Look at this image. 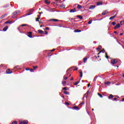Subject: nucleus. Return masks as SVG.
Listing matches in <instances>:
<instances>
[{"label":"nucleus","instance_id":"1","mask_svg":"<svg viewBox=\"0 0 124 124\" xmlns=\"http://www.w3.org/2000/svg\"><path fill=\"white\" fill-rule=\"evenodd\" d=\"M33 11H34L33 9H31L29 10L28 14L24 15V16H29V15H31V14H32V12H33Z\"/></svg>","mask_w":124,"mask_h":124},{"label":"nucleus","instance_id":"2","mask_svg":"<svg viewBox=\"0 0 124 124\" xmlns=\"http://www.w3.org/2000/svg\"><path fill=\"white\" fill-rule=\"evenodd\" d=\"M29 124V121L28 120H23L19 121V124Z\"/></svg>","mask_w":124,"mask_h":124},{"label":"nucleus","instance_id":"3","mask_svg":"<svg viewBox=\"0 0 124 124\" xmlns=\"http://www.w3.org/2000/svg\"><path fill=\"white\" fill-rule=\"evenodd\" d=\"M20 12H21L20 11H16L15 12H14L13 14H12V18H15V16H16V15H17V14H19V13H20Z\"/></svg>","mask_w":124,"mask_h":124},{"label":"nucleus","instance_id":"4","mask_svg":"<svg viewBox=\"0 0 124 124\" xmlns=\"http://www.w3.org/2000/svg\"><path fill=\"white\" fill-rule=\"evenodd\" d=\"M118 62V60L117 59H112L111 60V63L112 64H116Z\"/></svg>","mask_w":124,"mask_h":124},{"label":"nucleus","instance_id":"5","mask_svg":"<svg viewBox=\"0 0 124 124\" xmlns=\"http://www.w3.org/2000/svg\"><path fill=\"white\" fill-rule=\"evenodd\" d=\"M121 27V24L120 23H118L116 24V25L114 27V30H117V29H119V28Z\"/></svg>","mask_w":124,"mask_h":124},{"label":"nucleus","instance_id":"6","mask_svg":"<svg viewBox=\"0 0 124 124\" xmlns=\"http://www.w3.org/2000/svg\"><path fill=\"white\" fill-rule=\"evenodd\" d=\"M6 73L7 74H11V73H12V71L10 70L9 69H8L6 71Z\"/></svg>","mask_w":124,"mask_h":124},{"label":"nucleus","instance_id":"7","mask_svg":"<svg viewBox=\"0 0 124 124\" xmlns=\"http://www.w3.org/2000/svg\"><path fill=\"white\" fill-rule=\"evenodd\" d=\"M74 12H76V8L72 9L70 10V13H73Z\"/></svg>","mask_w":124,"mask_h":124},{"label":"nucleus","instance_id":"8","mask_svg":"<svg viewBox=\"0 0 124 124\" xmlns=\"http://www.w3.org/2000/svg\"><path fill=\"white\" fill-rule=\"evenodd\" d=\"M78 71L79 72V77H83V72H82V70H79Z\"/></svg>","mask_w":124,"mask_h":124},{"label":"nucleus","instance_id":"9","mask_svg":"<svg viewBox=\"0 0 124 124\" xmlns=\"http://www.w3.org/2000/svg\"><path fill=\"white\" fill-rule=\"evenodd\" d=\"M72 68H69V69L67 70V71H66L67 74L65 75L64 76H66H66H68V72H69V71H71Z\"/></svg>","mask_w":124,"mask_h":124},{"label":"nucleus","instance_id":"10","mask_svg":"<svg viewBox=\"0 0 124 124\" xmlns=\"http://www.w3.org/2000/svg\"><path fill=\"white\" fill-rule=\"evenodd\" d=\"M8 30V26H6L3 29V31H6Z\"/></svg>","mask_w":124,"mask_h":124},{"label":"nucleus","instance_id":"11","mask_svg":"<svg viewBox=\"0 0 124 124\" xmlns=\"http://www.w3.org/2000/svg\"><path fill=\"white\" fill-rule=\"evenodd\" d=\"M94 8H95V5H91L89 9H93Z\"/></svg>","mask_w":124,"mask_h":124},{"label":"nucleus","instance_id":"12","mask_svg":"<svg viewBox=\"0 0 124 124\" xmlns=\"http://www.w3.org/2000/svg\"><path fill=\"white\" fill-rule=\"evenodd\" d=\"M77 5H78V9H82V8H83V7H82V5H79L78 4H77Z\"/></svg>","mask_w":124,"mask_h":124},{"label":"nucleus","instance_id":"13","mask_svg":"<svg viewBox=\"0 0 124 124\" xmlns=\"http://www.w3.org/2000/svg\"><path fill=\"white\" fill-rule=\"evenodd\" d=\"M38 33H40V34H42V33H44V31L41 30H38Z\"/></svg>","mask_w":124,"mask_h":124},{"label":"nucleus","instance_id":"14","mask_svg":"<svg viewBox=\"0 0 124 124\" xmlns=\"http://www.w3.org/2000/svg\"><path fill=\"white\" fill-rule=\"evenodd\" d=\"M114 97V95H113L112 94H109V96L108 97V99H111Z\"/></svg>","mask_w":124,"mask_h":124},{"label":"nucleus","instance_id":"15","mask_svg":"<svg viewBox=\"0 0 124 124\" xmlns=\"http://www.w3.org/2000/svg\"><path fill=\"white\" fill-rule=\"evenodd\" d=\"M108 11H105L104 12L102 13V15H106V14H108Z\"/></svg>","mask_w":124,"mask_h":124},{"label":"nucleus","instance_id":"16","mask_svg":"<svg viewBox=\"0 0 124 124\" xmlns=\"http://www.w3.org/2000/svg\"><path fill=\"white\" fill-rule=\"evenodd\" d=\"M116 16H117V14L116 15H115L114 16H111L109 18V20H112V19H114V18L116 17Z\"/></svg>","mask_w":124,"mask_h":124},{"label":"nucleus","instance_id":"17","mask_svg":"<svg viewBox=\"0 0 124 124\" xmlns=\"http://www.w3.org/2000/svg\"><path fill=\"white\" fill-rule=\"evenodd\" d=\"M74 32H81V30H80L79 29L75 30Z\"/></svg>","mask_w":124,"mask_h":124},{"label":"nucleus","instance_id":"18","mask_svg":"<svg viewBox=\"0 0 124 124\" xmlns=\"http://www.w3.org/2000/svg\"><path fill=\"white\" fill-rule=\"evenodd\" d=\"M87 61H88V58L87 57H85L83 59V62H84V63L87 62Z\"/></svg>","mask_w":124,"mask_h":124},{"label":"nucleus","instance_id":"19","mask_svg":"<svg viewBox=\"0 0 124 124\" xmlns=\"http://www.w3.org/2000/svg\"><path fill=\"white\" fill-rule=\"evenodd\" d=\"M73 109H77V111H78V110H79V107H78L77 106L73 107Z\"/></svg>","mask_w":124,"mask_h":124},{"label":"nucleus","instance_id":"20","mask_svg":"<svg viewBox=\"0 0 124 124\" xmlns=\"http://www.w3.org/2000/svg\"><path fill=\"white\" fill-rule=\"evenodd\" d=\"M4 24H12V22H11L10 20H8L6 21Z\"/></svg>","mask_w":124,"mask_h":124},{"label":"nucleus","instance_id":"21","mask_svg":"<svg viewBox=\"0 0 124 124\" xmlns=\"http://www.w3.org/2000/svg\"><path fill=\"white\" fill-rule=\"evenodd\" d=\"M77 17L78 18H79V19H80V20H82V19H83V16H77Z\"/></svg>","mask_w":124,"mask_h":124},{"label":"nucleus","instance_id":"22","mask_svg":"<svg viewBox=\"0 0 124 124\" xmlns=\"http://www.w3.org/2000/svg\"><path fill=\"white\" fill-rule=\"evenodd\" d=\"M50 21H53V22H59V20L56 19H51L50 20Z\"/></svg>","mask_w":124,"mask_h":124},{"label":"nucleus","instance_id":"23","mask_svg":"<svg viewBox=\"0 0 124 124\" xmlns=\"http://www.w3.org/2000/svg\"><path fill=\"white\" fill-rule=\"evenodd\" d=\"M84 104H85V102L83 101L81 103H80L79 105V107H82V105H84Z\"/></svg>","mask_w":124,"mask_h":124},{"label":"nucleus","instance_id":"24","mask_svg":"<svg viewBox=\"0 0 124 124\" xmlns=\"http://www.w3.org/2000/svg\"><path fill=\"white\" fill-rule=\"evenodd\" d=\"M50 3V1H48V0H45V3H46V4H49Z\"/></svg>","mask_w":124,"mask_h":124},{"label":"nucleus","instance_id":"25","mask_svg":"<svg viewBox=\"0 0 124 124\" xmlns=\"http://www.w3.org/2000/svg\"><path fill=\"white\" fill-rule=\"evenodd\" d=\"M32 68H33V70H35V69H36V68H38V66H33Z\"/></svg>","mask_w":124,"mask_h":124},{"label":"nucleus","instance_id":"26","mask_svg":"<svg viewBox=\"0 0 124 124\" xmlns=\"http://www.w3.org/2000/svg\"><path fill=\"white\" fill-rule=\"evenodd\" d=\"M39 19H40V16H38V18H36V22H39Z\"/></svg>","mask_w":124,"mask_h":124},{"label":"nucleus","instance_id":"27","mask_svg":"<svg viewBox=\"0 0 124 124\" xmlns=\"http://www.w3.org/2000/svg\"><path fill=\"white\" fill-rule=\"evenodd\" d=\"M7 7H9V4H7L6 5H5L4 6H3V8H6Z\"/></svg>","mask_w":124,"mask_h":124},{"label":"nucleus","instance_id":"28","mask_svg":"<svg viewBox=\"0 0 124 124\" xmlns=\"http://www.w3.org/2000/svg\"><path fill=\"white\" fill-rule=\"evenodd\" d=\"M62 84L63 86L64 87V86H65V85H66V81H62Z\"/></svg>","mask_w":124,"mask_h":124},{"label":"nucleus","instance_id":"29","mask_svg":"<svg viewBox=\"0 0 124 124\" xmlns=\"http://www.w3.org/2000/svg\"><path fill=\"white\" fill-rule=\"evenodd\" d=\"M7 15L6 14L0 16V19H3L5 17V16Z\"/></svg>","mask_w":124,"mask_h":124},{"label":"nucleus","instance_id":"30","mask_svg":"<svg viewBox=\"0 0 124 124\" xmlns=\"http://www.w3.org/2000/svg\"><path fill=\"white\" fill-rule=\"evenodd\" d=\"M63 93H64L65 94H68H68H69V92L65 91L63 92Z\"/></svg>","mask_w":124,"mask_h":124},{"label":"nucleus","instance_id":"31","mask_svg":"<svg viewBox=\"0 0 124 124\" xmlns=\"http://www.w3.org/2000/svg\"><path fill=\"white\" fill-rule=\"evenodd\" d=\"M110 82L109 81H107L106 82H105V85H107L108 86V85H110Z\"/></svg>","mask_w":124,"mask_h":124},{"label":"nucleus","instance_id":"32","mask_svg":"<svg viewBox=\"0 0 124 124\" xmlns=\"http://www.w3.org/2000/svg\"><path fill=\"white\" fill-rule=\"evenodd\" d=\"M18 124V122L15 121L13 122L11 124Z\"/></svg>","mask_w":124,"mask_h":124},{"label":"nucleus","instance_id":"33","mask_svg":"<svg viewBox=\"0 0 124 124\" xmlns=\"http://www.w3.org/2000/svg\"><path fill=\"white\" fill-rule=\"evenodd\" d=\"M101 4H102V2L99 1L97 3V5H101Z\"/></svg>","mask_w":124,"mask_h":124},{"label":"nucleus","instance_id":"34","mask_svg":"<svg viewBox=\"0 0 124 124\" xmlns=\"http://www.w3.org/2000/svg\"><path fill=\"white\" fill-rule=\"evenodd\" d=\"M98 95L101 97V98H102L103 97V96H102V94H100V93H98Z\"/></svg>","mask_w":124,"mask_h":124},{"label":"nucleus","instance_id":"35","mask_svg":"<svg viewBox=\"0 0 124 124\" xmlns=\"http://www.w3.org/2000/svg\"><path fill=\"white\" fill-rule=\"evenodd\" d=\"M79 83H80V80L76 82V83H75L74 85H75V86H76L77 85H78V84H79Z\"/></svg>","mask_w":124,"mask_h":124},{"label":"nucleus","instance_id":"36","mask_svg":"<svg viewBox=\"0 0 124 124\" xmlns=\"http://www.w3.org/2000/svg\"><path fill=\"white\" fill-rule=\"evenodd\" d=\"M28 36L29 37H30V38H32V34H29V35H28Z\"/></svg>","mask_w":124,"mask_h":124},{"label":"nucleus","instance_id":"37","mask_svg":"<svg viewBox=\"0 0 124 124\" xmlns=\"http://www.w3.org/2000/svg\"><path fill=\"white\" fill-rule=\"evenodd\" d=\"M124 20L120 21V24L121 26H123V25H124Z\"/></svg>","mask_w":124,"mask_h":124},{"label":"nucleus","instance_id":"38","mask_svg":"<svg viewBox=\"0 0 124 124\" xmlns=\"http://www.w3.org/2000/svg\"><path fill=\"white\" fill-rule=\"evenodd\" d=\"M63 78L64 80H67L68 78L67 77H66L65 76H64Z\"/></svg>","mask_w":124,"mask_h":124},{"label":"nucleus","instance_id":"39","mask_svg":"<svg viewBox=\"0 0 124 124\" xmlns=\"http://www.w3.org/2000/svg\"><path fill=\"white\" fill-rule=\"evenodd\" d=\"M92 21L93 20H90L89 21H88V24L89 25H90V24H91L92 23Z\"/></svg>","mask_w":124,"mask_h":124},{"label":"nucleus","instance_id":"40","mask_svg":"<svg viewBox=\"0 0 124 124\" xmlns=\"http://www.w3.org/2000/svg\"><path fill=\"white\" fill-rule=\"evenodd\" d=\"M96 79H97V76H95L94 78L93 81H96Z\"/></svg>","mask_w":124,"mask_h":124},{"label":"nucleus","instance_id":"41","mask_svg":"<svg viewBox=\"0 0 124 124\" xmlns=\"http://www.w3.org/2000/svg\"><path fill=\"white\" fill-rule=\"evenodd\" d=\"M106 59H109V56L107 55V53H106Z\"/></svg>","mask_w":124,"mask_h":124},{"label":"nucleus","instance_id":"42","mask_svg":"<svg viewBox=\"0 0 124 124\" xmlns=\"http://www.w3.org/2000/svg\"><path fill=\"white\" fill-rule=\"evenodd\" d=\"M100 52H101H101H102V53H105V49H104V48H103V50H101V51H100Z\"/></svg>","mask_w":124,"mask_h":124},{"label":"nucleus","instance_id":"43","mask_svg":"<svg viewBox=\"0 0 124 124\" xmlns=\"http://www.w3.org/2000/svg\"><path fill=\"white\" fill-rule=\"evenodd\" d=\"M65 104L66 105H67L68 106L69 105V103L67 102H65Z\"/></svg>","mask_w":124,"mask_h":124},{"label":"nucleus","instance_id":"44","mask_svg":"<svg viewBox=\"0 0 124 124\" xmlns=\"http://www.w3.org/2000/svg\"><path fill=\"white\" fill-rule=\"evenodd\" d=\"M66 88H67V87H64V88H63L62 90H63L64 91H67V89Z\"/></svg>","mask_w":124,"mask_h":124},{"label":"nucleus","instance_id":"45","mask_svg":"<svg viewBox=\"0 0 124 124\" xmlns=\"http://www.w3.org/2000/svg\"><path fill=\"white\" fill-rule=\"evenodd\" d=\"M30 71L31 72H34V70H33V69H31Z\"/></svg>","mask_w":124,"mask_h":124},{"label":"nucleus","instance_id":"46","mask_svg":"<svg viewBox=\"0 0 124 124\" xmlns=\"http://www.w3.org/2000/svg\"><path fill=\"white\" fill-rule=\"evenodd\" d=\"M112 25H113V26H115V25H116V22H112Z\"/></svg>","mask_w":124,"mask_h":124},{"label":"nucleus","instance_id":"47","mask_svg":"<svg viewBox=\"0 0 124 124\" xmlns=\"http://www.w3.org/2000/svg\"><path fill=\"white\" fill-rule=\"evenodd\" d=\"M27 26V24H22L21 25V27H26Z\"/></svg>","mask_w":124,"mask_h":124},{"label":"nucleus","instance_id":"48","mask_svg":"<svg viewBox=\"0 0 124 124\" xmlns=\"http://www.w3.org/2000/svg\"><path fill=\"white\" fill-rule=\"evenodd\" d=\"M61 7H64V5H63V4H62L61 5Z\"/></svg>","mask_w":124,"mask_h":124},{"label":"nucleus","instance_id":"49","mask_svg":"<svg viewBox=\"0 0 124 124\" xmlns=\"http://www.w3.org/2000/svg\"><path fill=\"white\" fill-rule=\"evenodd\" d=\"M25 70H26L27 71H28V70H30V68H26L25 69Z\"/></svg>","mask_w":124,"mask_h":124},{"label":"nucleus","instance_id":"50","mask_svg":"<svg viewBox=\"0 0 124 124\" xmlns=\"http://www.w3.org/2000/svg\"><path fill=\"white\" fill-rule=\"evenodd\" d=\"M45 34H48V32L47 31H45Z\"/></svg>","mask_w":124,"mask_h":124},{"label":"nucleus","instance_id":"51","mask_svg":"<svg viewBox=\"0 0 124 124\" xmlns=\"http://www.w3.org/2000/svg\"><path fill=\"white\" fill-rule=\"evenodd\" d=\"M28 33L29 34H32V32H29Z\"/></svg>","mask_w":124,"mask_h":124},{"label":"nucleus","instance_id":"52","mask_svg":"<svg viewBox=\"0 0 124 124\" xmlns=\"http://www.w3.org/2000/svg\"><path fill=\"white\" fill-rule=\"evenodd\" d=\"M46 30H50V29L49 28V27H46Z\"/></svg>","mask_w":124,"mask_h":124},{"label":"nucleus","instance_id":"53","mask_svg":"<svg viewBox=\"0 0 124 124\" xmlns=\"http://www.w3.org/2000/svg\"><path fill=\"white\" fill-rule=\"evenodd\" d=\"M99 47H101V46H99L98 48H97V50H99L100 49V48H99Z\"/></svg>","mask_w":124,"mask_h":124},{"label":"nucleus","instance_id":"54","mask_svg":"<svg viewBox=\"0 0 124 124\" xmlns=\"http://www.w3.org/2000/svg\"><path fill=\"white\" fill-rule=\"evenodd\" d=\"M75 70H78V68H76L75 69H74V71Z\"/></svg>","mask_w":124,"mask_h":124},{"label":"nucleus","instance_id":"55","mask_svg":"<svg viewBox=\"0 0 124 124\" xmlns=\"http://www.w3.org/2000/svg\"><path fill=\"white\" fill-rule=\"evenodd\" d=\"M114 97H117L118 98H119V96H118L117 95H114Z\"/></svg>","mask_w":124,"mask_h":124},{"label":"nucleus","instance_id":"56","mask_svg":"<svg viewBox=\"0 0 124 124\" xmlns=\"http://www.w3.org/2000/svg\"><path fill=\"white\" fill-rule=\"evenodd\" d=\"M113 101H116V100H117V98L115 97V98H114L113 99Z\"/></svg>","mask_w":124,"mask_h":124},{"label":"nucleus","instance_id":"57","mask_svg":"<svg viewBox=\"0 0 124 124\" xmlns=\"http://www.w3.org/2000/svg\"><path fill=\"white\" fill-rule=\"evenodd\" d=\"M55 49H53L52 50H51V52H54V51H55Z\"/></svg>","mask_w":124,"mask_h":124},{"label":"nucleus","instance_id":"58","mask_svg":"<svg viewBox=\"0 0 124 124\" xmlns=\"http://www.w3.org/2000/svg\"><path fill=\"white\" fill-rule=\"evenodd\" d=\"M114 33H115V34H116V33H117V31H115L114 32Z\"/></svg>","mask_w":124,"mask_h":124},{"label":"nucleus","instance_id":"59","mask_svg":"<svg viewBox=\"0 0 124 124\" xmlns=\"http://www.w3.org/2000/svg\"><path fill=\"white\" fill-rule=\"evenodd\" d=\"M124 34V33H121L120 35H123Z\"/></svg>","mask_w":124,"mask_h":124},{"label":"nucleus","instance_id":"60","mask_svg":"<svg viewBox=\"0 0 124 124\" xmlns=\"http://www.w3.org/2000/svg\"><path fill=\"white\" fill-rule=\"evenodd\" d=\"M42 13H43V12H41L39 13V14H42Z\"/></svg>","mask_w":124,"mask_h":124},{"label":"nucleus","instance_id":"61","mask_svg":"<svg viewBox=\"0 0 124 124\" xmlns=\"http://www.w3.org/2000/svg\"><path fill=\"white\" fill-rule=\"evenodd\" d=\"M101 52L100 51L99 53H97V55H99Z\"/></svg>","mask_w":124,"mask_h":124},{"label":"nucleus","instance_id":"62","mask_svg":"<svg viewBox=\"0 0 124 124\" xmlns=\"http://www.w3.org/2000/svg\"><path fill=\"white\" fill-rule=\"evenodd\" d=\"M88 87H90V86H91V84H90V83L88 84Z\"/></svg>","mask_w":124,"mask_h":124},{"label":"nucleus","instance_id":"63","mask_svg":"<svg viewBox=\"0 0 124 124\" xmlns=\"http://www.w3.org/2000/svg\"><path fill=\"white\" fill-rule=\"evenodd\" d=\"M0 67H2V64H1V65H0Z\"/></svg>","mask_w":124,"mask_h":124},{"label":"nucleus","instance_id":"64","mask_svg":"<svg viewBox=\"0 0 124 124\" xmlns=\"http://www.w3.org/2000/svg\"><path fill=\"white\" fill-rule=\"evenodd\" d=\"M122 101H124V98L122 99Z\"/></svg>","mask_w":124,"mask_h":124}]
</instances>
